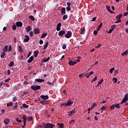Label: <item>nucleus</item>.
Here are the masks:
<instances>
[{"mask_svg":"<svg viewBox=\"0 0 128 128\" xmlns=\"http://www.w3.org/2000/svg\"><path fill=\"white\" fill-rule=\"evenodd\" d=\"M30 88H32L33 90H40L41 87L40 85L34 84L31 86Z\"/></svg>","mask_w":128,"mask_h":128,"instance_id":"nucleus-1","label":"nucleus"},{"mask_svg":"<svg viewBox=\"0 0 128 128\" xmlns=\"http://www.w3.org/2000/svg\"><path fill=\"white\" fill-rule=\"evenodd\" d=\"M74 104L73 102H71L70 100H68L66 104H62L60 105V106H70Z\"/></svg>","mask_w":128,"mask_h":128,"instance_id":"nucleus-2","label":"nucleus"},{"mask_svg":"<svg viewBox=\"0 0 128 128\" xmlns=\"http://www.w3.org/2000/svg\"><path fill=\"white\" fill-rule=\"evenodd\" d=\"M72 33L71 31H68L67 33L65 34V37L66 38H72Z\"/></svg>","mask_w":128,"mask_h":128,"instance_id":"nucleus-3","label":"nucleus"},{"mask_svg":"<svg viewBox=\"0 0 128 128\" xmlns=\"http://www.w3.org/2000/svg\"><path fill=\"white\" fill-rule=\"evenodd\" d=\"M54 124L52 123H46L45 128H54Z\"/></svg>","mask_w":128,"mask_h":128,"instance_id":"nucleus-4","label":"nucleus"},{"mask_svg":"<svg viewBox=\"0 0 128 128\" xmlns=\"http://www.w3.org/2000/svg\"><path fill=\"white\" fill-rule=\"evenodd\" d=\"M76 114V108H74V109L72 110L71 111H70L68 112V116H72V114Z\"/></svg>","mask_w":128,"mask_h":128,"instance_id":"nucleus-5","label":"nucleus"},{"mask_svg":"<svg viewBox=\"0 0 128 128\" xmlns=\"http://www.w3.org/2000/svg\"><path fill=\"white\" fill-rule=\"evenodd\" d=\"M64 34H66V30H61L58 33V34L59 36L62 37L64 36Z\"/></svg>","mask_w":128,"mask_h":128,"instance_id":"nucleus-6","label":"nucleus"},{"mask_svg":"<svg viewBox=\"0 0 128 128\" xmlns=\"http://www.w3.org/2000/svg\"><path fill=\"white\" fill-rule=\"evenodd\" d=\"M34 32L36 34H38L40 31V28H34Z\"/></svg>","mask_w":128,"mask_h":128,"instance_id":"nucleus-7","label":"nucleus"},{"mask_svg":"<svg viewBox=\"0 0 128 128\" xmlns=\"http://www.w3.org/2000/svg\"><path fill=\"white\" fill-rule=\"evenodd\" d=\"M128 100V96L125 95L124 98L122 99V101L121 102V104H124V102H126Z\"/></svg>","mask_w":128,"mask_h":128,"instance_id":"nucleus-8","label":"nucleus"},{"mask_svg":"<svg viewBox=\"0 0 128 128\" xmlns=\"http://www.w3.org/2000/svg\"><path fill=\"white\" fill-rule=\"evenodd\" d=\"M40 98L42 100H48V95H46V96L41 95L40 96Z\"/></svg>","mask_w":128,"mask_h":128,"instance_id":"nucleus-9","label":"nucleus"},{"mask_svg":"<svg viewBox=\"0 0 128 128\" xmlns=\"http://www.w3.org/2000/svg\"><path fill=\"white\" fill-rule=\"evenodd\" d=\"M60 26H62V23H58L56 26V31L60 32Z\"/></svg>","mask_w":128,"mask_h":128,"instance_id":"nucleus-10","label":"nucleus"},{"mask_svg":"<svg viewBox=\"0 0 128 128\" xmlns=\"http://www.w3.org/2000/svg\"><path fill=\"white\" fill-rule=\"evenodd\" d=\"M76 64H77L76 61L74 62H72V60H70L69 61V62H68L69 66H74V65H75Z\"/></svg>","mask_w":128,"mask_h":128,"instance_id":"nucleus-11","label":"nucleus"},{"mask_svg":"<svg viewBox=\"0 0 128 128\" xmlns=\"http://www.w3.org/2000/svg\"><path fill=\"white\" fill-rule=\"evenodd\" d=\"M16 26L18 28H22V22H16Z\"/></svg>","mask_w":128,"mask_h":128,"instance_id":"nucleus-12","label":"nucleus"},{"mask_svg":"<svg viewBox=\"0 0 128 128\" xmlns=\"http://www.w3.org/2000/svg\"><path fill=\"white\" fill-rule=\"evenodd\" d=\"M61 14H62V16H64V14H66V8H62L61 10Z\"/></svg>","mask_w":128,"mask_h":128,"instance_id":"nucleus-13","label":"nucleus"},{"mask_svg":"<svg viewBox=\"0 0 128 128\" xmlns=\"http://www.w3.org/2000/svg\"><path fill=\"white\" fill-rule=\"evenodd\" d=\"M34 56H31L27 60L28 64H30V62L34 60Z\"/></svg>","mask_w":128,"mask_h":128,"instance_id":"nucleus-14","label":"nucleus"},{"mask_svg":"<svg viewBox=\"0 0 128 128\" xmlns=\"http://www.w3.org/2000/svg\"><path fill=\"white\" fill-rule=\"evenodd\" d=\"M25 38H26L24 39V42H30V36H28L25 35Z\"/></svg>","mask_w":128,"mask_h":128,"instance_id":"nucleus-15","label":"nucleus"},{"mask_svg":"<svg viewBox=\"0 0 128 128\" xmlns=\"http://www.w3.org/2000/svg\"><path fill=\"white\" fill-rule=\"evenodd\" d=\"M35 82H44V80L37 78L35 80Z\"/></svg>","mask_w":128,"mask_h":128,"instance_id":"nucleus-16","label":"nucleus"},{"mask_svg":"<svg viewBox=\"0 0 128 128\" xmlns=\"http://www.w3.org/2000/svg\"><path fill=\"white\" fill-rule=\"evenodd\" d=\"M26 115H24L23 116V122L24 124H26Z\"/></svg>","mask_w":128,"mask_h":128,"instance_id":"nucleus-17","label":"nucleus"},{"mask_svg":"<svg viewBox=\"0 0 128 128\" xmlns=\"http://www.w3.org/2000/svg\"><path fill=\"white\" fill-rule=\"evenodd\" d=\"M50 60V57H48V58H44L42 60V62H48Z\"/></svg>","mask_w":128,"mask_h":128,"instance_id":"nucleus-18","label":"nucleus"},{"mask_svg":"<svg viewBox=\"0 0 128 128\" xmlns=\"http://www.w3.org/2000/svg\"><path fill=\"white\" fill-rule=\"evenodd\" d=\"M79 32L80 34H84L85 32L84 28H81Z\"/></svg>","mask_w":128,"mask_h":128,"instance_id":"nucleus-19","label":"nucleus"},{"mask_svg":"<svg viewBox=\"0 0 128 128\" xmlns=\"http://www.w3.org/2000/svg\"><path fill=\"white\" fill-rule=\"evenodd\" d=\"M8 45H6L3 48V52H6V51L8 50Z\"/></svg>","mask_w":128,"mask_h":128,"instance_id":"nucleus-20","label":"nucleus"},{"mask_svg":"<svg viewBox=\"0 0 128 128\" xmlns=\"http://www.w3.org/2000/svg\"><path fill=\"white\" fill-rule=\"evenodd\" d=\"M122 104V102L120 104H115L114 106L115 108H120L121 106H120V104Z\"/></svg>","mask_w":128,"mask_h":128,"instance_id":"nucleus-21","label":"nucleus"},{"mask_svg":"<svg viewBox=\"0 0 128 128\" xmlns=\"http://www.w3.org/2000/svg\"><path fill=\"white\" fill-rule=\"evenodd\" d=\"M8 122H10V119L6 118L4 120V124H8Z\"/></svg>","mask_w":128,"mask_h":128,"instance_id":"nucleus-22","label":"nucleus"},{"mask_svg":"<svg viewBox=\"0 0 128 128\" xmlns=\"http://www.w3.org/2000/svg\"><path fill=\"white\" fill-rule=\"evenodd\" d=\"M26 30L27 32H30V30H32V28H30V26H28L26 28Z\"/></svg>","mask_w":128,"mask_h":128,"instance_id":"nucleus-23","label":"nucleus"},{"mask_svg":"<svg viewBox=\"0 0 128 128\" xmlns=\"http://www.w3.org/2000/svg\"><path fill=\"white\" fill-rule=\"evenodd\" d=\"M40 104H43L44 106L46 104V100H42L40 102Z\"/></svg>","mask_w":128,"mask_h":128,"instance_id":"nucleus-24","label":"nucleus"},{"mask_svg":"<svg viewBox=\"0 0 128 128\" xmlns=\"http://www.w3.org/2000/svg\"><path fill=\"white\" fill-rule=\"evenodd\" d=\"M106 8L108 12H112V10H110V6H108V5L106 6Z\"/></svg>","mask_w":128,"mask_h":128,"instance_id":"nucleus-25","label":"nucleus"},{"mask_svg":"<svg viewBox=\"0 0 128 128\" xmlns=\"http://www.w3.org/2000/svg\"><path fill=\"white\" fill-rule=\"evenodd\" d=\"M86 76V74H79V76L81 78H84Z\"/></svg>","mask_w":128,"mask_h":128,"instance_id":"nucleus-26","label":"nucleus"},{"mask_svg":"<svg viewBox=\"0 0 128 128\" xmlns=\"http://www.w3.org/2000/svg\"><path fill=\"white\" fill-rule=\"evenodd\" d=\"M5 56H6V52H2L0 54V58H4Z\"/></svg>","mask_w":128,"mask_h":128,"instance_id":"nucleus-27","label":"nucleus"},{"mask_svg":"<svg viewBox=\"0 0 128 128\" xmlns=\"http://www.w3.org/2000/svg\"><path fill=\"white\" fill-rule=\"evenodd\" d=\"M57 126H60V128H64V124L58 123L57 124Z\"/></svg>","mask_w":128,"mask_h":128,"instance_id":"nucleus-28","label":"nucleus"},{"mask_svg":"<svg viewBox=\"0 0 128 128\" xmlns=\"http://www.w3.org/2000/svg\"><path fill=\"white\" fill-rule=\"evenodd\" d=\"M29 18L30 20H32V22H34V16H29Z\"/></svg>","mask_w":128,"mask_h":128,"instance_id":"nucleus-29","label":"nucleus"},{"mask_svg":"<svg viewBox=\"0 0 128 128\" xmlns=\"http://www.w3.org/2000/svg\"><path fill=\"white\" fill-rule=\"evenodd\" d=\"M18 48L19 52H22V46H18Z\"/></svg>","mask_w":128,"mask_h":128,"instance_id":"nucleus-30","label":"nucleus"},{"mask_svg":"<svg viewBox=\"0 0 128 128\" xmlns=\"http://www.w3.org/2000/svg\"><path fill=\"white\" fill-rule=\"evenodd\" d=\"M54 82H50L49 81L47 82V84H48L49 86H54Z\"/></svg>","mask_w":128,"mask_h":128,"instance_id":"nucleus-31","label":"nucleus"},{"mask_svg":"<svg viewBox=\"0 0 128 128\" xmlns=\"http://www.w3.org/2000/svg\"><path fill=\"white\" fill-rule=\"evenodd\" d=\"M22 106L23 108H28V105L26 104H22Z\"/></svg>","mask_w":128,"mask_h":128,"instance_id":"nucleus-32","label":"nucleus"},{"mask_svg":"<svg viewBox=\"0 0 128 128\" xmlns=\"http://www.w3.org/2000/svg\"><path fill=\"white\" fill-rule=\"evenodd\" d=\"M34 56L35 58H36L38 56V52L34 51Z\"/></svg>","mask_w":128,"mask_h":128,"instance_id":"nucleus-33","label":"nucleus"},{"mask_svg":"<svg viewBox=\"0 0 128 128\" xmlns=\"http://www.w3.org/2000/svg\"><path fill=\"white\" fill-rule=\"evenodd\" d=\"M46 36H48V34L47 33H44L42 35L41 38H46Z\"/></svg>","mask_w":128,"mask_h":128,"instance_id":"nucleus-34","label":"nucleus"},{"mask_svg":"<svg viewBox=\"0 0 128 128\" xmlns=\"http://www.w3.org/2000/svg\"><path fill=\"white\" fill-rule=\"evenodd\" d=\"M48 42H46V44L44 46L43 50H46V48H48Z\"/></svg>","mask_w":128,"mask_h":128,"instance_id":"nucleus-35","label":"nucleus"},{"mask_svg":"<svg viewBox=\"0 0 128 128\" xmlns=\"http://www.w3.org/2000/svg\"><path fill=\"white\" fill-rule=\"evenodd\" d=\"M14 104V103L12 102H10L9 103L7 104V106H12Z\"/></svg>","mask_w":128,"mask_h":128,"instance_id":"nucleus-36","label":"nucleus"},{"mask_svg":"<svg viewBox=\"0 0 128 128\" xmlns=\"http://www.w3.org/2000/svg\"><path fill=\"white\" fill-rule=\"evenodd\" d=\"M14 66V62H11L10 64H8V66Z\"/></svg>","mask_w":128,"mask_h":128,"instance_id":"nucleus-37","label":"nucleus"},{"mask_svg":"<svg viewBox=\"0 0 128 128\" xmlns=\"http://www.w3.org/2000/svg\"><path fill=\"white\" fill-rule=\"evenodd\" d=\"M116 18H117L120 19V18H122V14H118V16H116Z\"/></svg>","mask_w":128,"mask_h":128,"instance_id":"nucleus-38","label":"nucleus"},{"mask_svg":"<svg viewBox=\"0 0 128 128\" xmlns=\"http://www.w3.org/2000/svg\"><path fill=\"white\" fill-rule=\"evenodd\" d=\"M98 80V76H96L94 79L92 80L91 82H96Z\"/></svg>","mask_w":128,"mask_h":128,"instance_id":"nucleus-39","label":"nucleus"},{"mask_svg":"<svg viewBox=\"0 0 128 128\" xmlns=\"http://www.w3.org/2000/svg\"><path fill=\"white\" fill-rule=\"evenodd\" d=\"M46 124L44 122L42 124V125H39V126H40V128H42V126H44V128H46Z\"/></svg>","mask_w":128,"mask_h":128,"instance_id":"nucleus-40","label":"nucleus"},{"mask_svg":"<svg viewBox=\"0 0 128 128\" xmlns=\"http://www.w3.org/2000/svg\"><path fill=\"white\" fill-rule=\"evenodd\" d=\"M68 18V15H64L63 16V20H66V18Z\"/></svg>","mask_w":128,"mask_h":128,"instance_id":"nucleus-41","label":"nucleus"},{"mask_svg":"<svg viewBox=\"0 0 128 128\" xmlns=\"http://www.w3.org/2000/svg\"><path fill=\"white\" fill-rule=\"evenodd\" d=\"M106 110V106H103L102 108H100V110Z\"/></svg>","mask_w":128,"mask_h":128,"instance_id":"nucleus-42","label":"nucleus"},{"mask_svg":"<svg viewBox=\"0 0 128 128\" xmlns=\"http://www.w3.org/2000/svg\"><path fill=\"white\" fill-rule=\"evenodd\" d=\"M12 28L13 30H16V24L13 25L12 26Z\"/></svg>","mask_w":128,"mask_h":128,"instance_id":"nucleus-43","label":"nucleus"},{"mask_svg":"<svg viewBox=\"0 0 128 128\" xmlns=\"http://www.w3.org/2000/svg\"><path fill=\"white\" fill-rule=\"evenodd\" d=\"M128 52L125 51L122 54V56H126V54H128Z\"/></svg>","mask_w":128,"mask_h":128,"instance_id":"nucleus-44","label":"nucleus"},{"mask_svg":"<svg viewBox=\"0 0 128 128\" xmlns=\"http://www.w3.org/2000/svg\"><path fill=\"white\" fill-rule=\"evenodd\" d=\"M116 24H114L111 26V29L112 30H114V28H116Z\"/></svg>","mask_w":128,"mask_h":128,"instance_id":"nucleus-45","label":"nucleus"},{"mask_svg":"<svg viewBox=\"0 0 128 128\" xmlns=\"http://www.w3.org/2000/svg\"><path fill=\"white\" fill-rule=\"evenodd\" d=\"M118 74V70H115V72L114 73V76H116Z\"/></svg>","mask_w":128,"mask_h":128,"instance_id":"nucleus-46","label":"nucleus"},{"mask_svg":"<svg viewBox=\"0 0 128 128\" xmlns=\"http://www.w3.org/2000/svg\"><path fill=\"white\" fill-rule=\"evenodd\" d=\"M30 36L32 38V36H34V32L32 31H30Z\"/></svg>","mask_w":128,"mask_h":128,"instance_id":"nucleus-47","label":"nucleus"},{"mask_svg":"<svg viewBox=\"0 0 128 128\" xmlns=\"http://www.w3.org/2000/svg\"><path fill=\"white\" fill-rule=\"evenodd\" d=\"M62 50H66V44H64L62 46Z\"/></svg>","mask_w":128,"mask_h":128,"instance_id":"nucleus-48","label":"nucleus"},{"mask_svg":"<svg viewBox=\"0 0 128 128\" xmlns=\"http://www.w3.org/2000/svg\"><path fill=\"white\" fill-rule=\"evenodd\" d=\"M115 108H116V106H114V104H113L112 106H110V108L112 110H114Z\"/></svg>","mask_w":128,"mask_h":128,"instance_id":"nucleus-49","label":"nucleus"},{"mask_svg":"<svg viewBox=\"0 0 128 128\" xmlns=\"http://www.w3.org/2000/svg\"><path fill=\"white\" fill-rule=\"evenodd\" d=\"M114 70V68H112L110 69V74H112Z\"/></svg>","mask_w":128,"mask_h":128,"instance_id":"nucleus-50","label":"nucleus"},{"mask_svg":"<svg viewBox=\"0 0 128 128\" xmlns=\"http://www.w3.org/2000/svg\"><path fill=\"white\" fill-rule=\"evenodd\" d=\"M118 22H122V20L118 18V20L115 22V24H118Z\"/></svg>","mask_w":128,"mask_h":128,"instance_id":"nucleus-51","label":"nucleus"},{"mask_svg":"<svg viewBox=\"0 0 128 128\" xmlns=\"http://www.w3.org/2000/svg\"><path fill=\"white\" fill-rule=\"evenodd\" d=\"M28 120L29 122H32V120H34V118H32V116H30L28 118Z\"/></svg>","mask_w":128,"mask_h":128,"instance_id":"nucleus-52","label":"nucleus"},{"mask_svg":"<svg viewBox=\"0 0 128 128\" xmlns=\"http://www.w3.org/2000/svg\"><path fill=\"white\" fill-rule=\"evenodd\" d=\"M102 82H104V80L101 79L100 81H98V84H102Z\"/></svg>","mask_w":128,"mask_h":128,"instance_id":"nucleus-53","label":"nucleus"},{"mask_svg":"<svg viewBox=\"0 0 128 128\" xmlns=\"http://www.w3.org/2000/svg\"><path fill=\"white\" fill-rule=\"evenodd\" d=\"M95 106H96V104H93L92 106H91V110H92V108H94Z\"/></svg>","mask_w":128,"mask_h":128,"instance_id":"nucleus-54","label":"nucleus"},{"mask_svg":"<svg viewBox=\"0 0 128 128\" xmlns=\"http://www.w3.org/2000/svg\"><path fill=\"white\" fill-rule=\"evenodd\" d=\"M100 46H102V44H98L97 46H96L95 48H100Z\"/></svg>","mask_w":128,"mask_h":128,"instance_id":"nucleus-55","label":"nucleus"},{"mask_svg":"<svg viewBox=\"0 0 128 128\" xmlns=\"http://www.w3.org/2000/svg\"><path fill=\"white\" fill-rule=\"evenodd\" d=\"M16 122H22V120H20V119H18V118H16Z\"/></svg>","mask_w":128,"mask_h":128,"instance_id":"nucleus-56","label":"nucleus"},{"mask_svg":"<svg viewBox=\"0 0 128 128\" xmlns=\"http://www.w3.org/2000/svg\"><path fill=\"white\" fill-rule=\"evenodd\" d=\"M18 108V105L14 104V110H15L17 109Z\"/></svg>","mask_w":128,"mask_h":128,"instance_id":"nucleus-57","label":"nucleus"},{"mask_svg":"<svg viewBox=\"0 0 128 128\" xmlns=\"http://www.w3.org/2000/svg\"><path fill=\"white\" fill-rule=\"evenodd\" d=\"M113 80H114V84H116L118 82V78H113Z\"/></svg>","mask_w":128,"mask_h":128,"instance_id":"nucleus-58","label":"nucleus"},{"mask_svg":"<svg viewBox=\"0 0 128 128\" xmlns=\"http://www.w3.org/2000/svg\"><path fill=\"white\" fill-rule=\"evenodd\" d=\"M66 10H68V12H70V6H67V7L66 8Z\"/></svg>","mask_w":128,"mask_h":128,"instance_id":"nucleus-59","label":"nucleus"},{"mask_svg":"<svg viewBox=\"0 0 128 128\" xmlns=\"http://www.w3.org/2000/svg\"><path fill=\"white\" fill-rule=\"evenodd\" d=\"M40 44H44V40H40L39 42Z\"/></svg>","mask_w":128,"mask_h":128,"instance_id":"nucleus-60","label":"nucleus"},{"mask_svg":"<svg viewBox=\"0 0 128 128\" xmlns=\"http://www.w3.org/2000/svg\"><path fill=\"white\" fill-rule=\"evenodd\" d=\"M102 26V23H100V24L98 26L99 28H101Z\"/></svg>","mask_w":128,"mask_h":128,"instance_id":"nucleus-61","label":"nucleus"},{"mask_svg":"<svg viewBox=\"0 0 128 128\" xmlns=\"http://www.w3.org/2000/svg\"><path fill=\"white\" fill-rule=\"evenodd\" d=\"M12 46H10L8 48L9 52H12Z\"/></svg>","mask_w":128,"mask_h":128,"instance_id":"nucleus-62","label":"nucleus"},{"mask_svg":"<svg viewBox=\"0 0 128 128\" xmlns=\"http://www.w3.org/2000/svg\"><path fill=\"white\" fill-rule=\"evenodd\" d=\"M124 16H128V12H126L124 13Z\"/></svg>","mask_w":128,"mask_h":128,"instance_id":"nucleus-63","label":"nucleus"},{"mask_svg":"<svg viewBox=\"0 0 128 128\" xmlns=\"http://www.w3.org/2000/svg\"><path fill=\"white\" fill-rule=\"evenodd\" d=\"M17 98L16 97L13 98V102H16Z\"/></svg>","mask_w":128,"mask_h":128,"instance_id":"nucleus-64","label":"nucleus"}]
</instances>
